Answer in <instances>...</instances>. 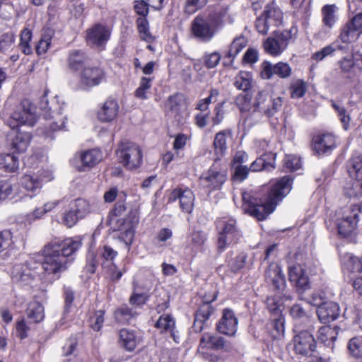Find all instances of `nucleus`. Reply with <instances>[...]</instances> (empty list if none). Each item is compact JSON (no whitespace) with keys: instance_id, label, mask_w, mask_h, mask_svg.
I'll use <instances>...</instances> for the list:
<instances>
[{"instance_id":"1","label":"nucleus","mask_w":362,"mask_h":362,"mask_svg":"<svg viewBox=\"0 0 362 362\" xmlns=\"http://www.w3.org/2000/svg\"><path fill=\"white\" fill-rule=\"evenodd\" d=\"M292 181L288 176L281 178L273 186L264 201L252 197L247 192H244L243 194V209L257 220H264L274 211L279 202L290 192Z\"/></svg>"},{"instance_id":"2","label":"nucleus","mask_w":362,"mask_h":362,"mask_svg":"<svg viewBox=\"0 0 362 362\" xmlns=\"http://www.w3.org/2000/svg\"><path fill=\"white\" fill-rule=\"evenodd\" d=\"M80 240L66 239L62 242H52L46 245L42 250V267L47 275L59 278L71 262V256L81 247Z\"/></svg>"},{"instance_id":"3","label":"nucleus","mask_w":362,"mask_h":362,"mask_svg":"<svg viewBox=\"0 0 362 362\" xmlns=\"http://www.w3.org/2000/svg\"><path fill=\"white\" fill-rule=\"evenodd\" d=\"M8 125L13 129H17L11 140V148L17 153L25 152L30 145L32 136L30 132L22 129L23 127H33L36 122L35 115L27 110L14 111L9 118Z\"/></svg>"},{"instance_id":"4","label":"nucleus","mask_w":362,"mask_h":362,"mask_svg":"<svg viewBox=\"0 0 362 362\" xmlns=\"http://www.w3.org/2000/svg\"><path fill=\"white\" fill-rule=\"evenodd\" d=\"M127 208L124 204L117 202L115 204L111 212V220L115 221V230L119 232V239L124 242L127 249L129 250L134 238V228L139 223L137 212L134 210H129L124 218H118L122 216L126 211Z\"/></svg>"},{"instance_id":"5","label":"nucleus","mask_w":362,"mask_h":362,"mask_svg":"<svg viewBox=\"0 0 362 362\" xmlns=\"http://www.w3.org/2000/svg\"><path fill=\"white\" fill-rule=\"evenodd\" d=\"M226 13V11L221 10L210 13L206 18L201 16L196 17L191 27L193 35L202 42L210 41L222 25Z\"/></svg>"},{"instance_id":"6","label":"nucleus","mask_w":362,"mask_h":362,"mask_svg":"<svg viewBox=\"0 0 362 362\" xmlns=\"http://www.w3.org/2000/svg\"><path fill=\"white\" fill-rule=\"evenodd\" d=\"M218 230L217 247L219 251H223L228 245L236 243L241 234L236 221L234 218L223 217L217 220Z\"/></svg>"},{"instance_id":"7","label":"nucleus","mask_w":362,"mask_h":362,"mask_svg":"<svg viewBox=\"0 0 362 362\" xmlns=\"http://www.w3.org/2000/svg\"><path fill=\"white\" fill-rule=\"evenodd\" d=\"M117 154L121 163L129 170L136 169L141 165L142 151L136 144L130 141L122 142Z\"/></svg>"},{"instance_id":"8","label":"nucleus","mask_w":362,"mask_h":362,"mask_svg":"<svg viewBox=\"0 0 362 362\" xmlns=\"http://www.w3.org/2000/svg\"><path fill=\"white\" fill-rule=\"evenodd\" d=\"M283 13L274 4L267 5L262 14L257 18L255 27L258 33L266 35L269 30L281 24Z\"/></svg>"},{"instance_id":"9","label":"nucleus","mask_w":362,"mask_h":362,"mask_svg":"<svg viewBox=\"0 0 362 362\" xmlns=\"http://www.w3.org/2000/svg\"><path fill=\"white\" fill-rule=\"evenodd\" d=\"M291 38V34L288 30L274 32L263 43V47L267 53L276 57L281 54L287 47Z\"/></svg>"},{"instance_id":"10","label":"nucleus","mask_w":362,"mask_h":362,"mask_svg":"<svg viewBox=\"0 0 362 362\" xmlns=\"http://www.w3.org/2000/svg\"><path fill=\"white\" fill-rule=\"evenodd\" d=\"M105 78L102 68L98 66H86L79 75V84L83 89H89L99 85Z\"/></svg>"},{"instance_id":"11","label":"nucleus","mask_w":362,"mask_h":362,"mask_svg":"<svg viewBox=\"0 0 362 362\" xmlns=\"http://www.w3.org/2000/svg\"><path fill=\"white\" fill-rule=\"evenodd\" d=\"M111 31L105 25L95 24L86 31L87 43L93 47L103 49L110 37Z\"/></svg>"},{"instance_id":"12","label":"nucleus","mask_w":362,"mask_h":362,"mask_svg":"<svg viewBox=\"0 0 362 362\" xmlns=\"http://www.w3.org/2000/svg\"><path fill=\"white\" fill-rule=\"evenodd\" d=\"M294 351L297 354L311 356L316 348L313 336L307 330L300 331L293 338Z\"/></svg>"},{"instance_id":"13","label":"nucleus","mask_w":362,"mask_h":362,"mask_svg":"<svg viewBox=\"0 0 362 362\" xmlns=\"http://www.w3.org/2000/svg\"><path fill=\"white\" fill-rule=\"evenodd\" d=\"M226 175L225 169L219 168L214 164L200 177V185L211 189H219L226 180Z\"/></svg>"},{"instance_id":"14","label":"nucleus","mask_w":362,"mask_h":362,"mask_svg":"<svg viewBox=\"0 0 362 362\" xmlns=\"http://www.w3.org/2000/svg\"><path fill=\"white\" fill-rule=\"evenodd\" d=\"M238 319L234 312L229 308H226L222 312V316L216 324V329L218 332L234 337L238 327Z\"/></svg>"},{"instance_id":"15","label":"nucleus","mask_w":362,"mask_h":362,"mask_svg":"<svg viewBox=\"0 0 362 362\" xmlns=\"http://www.w3.org/2000/svg\"><path fill=\"white\" fill-rule=\"evenodd\" d=\"M261 69V77L266 80L270 79L274 75L286 78L291 74V66L288 64L284 62L272 64L271 62L265 61L262 64Z\"/></svg>"},{"instance_id":"16","label":"nucleus","mask_w":362,"mask_h":362,"mask_svg":"<svg viewBox=\"0 0 362 362\" xmlns=\"http://www.w3.org/2000/svg\"><path fill=\"white\" fill-rule=\"evenodd\" d=\"M179 199L180 207L182 211L190 214L192 211L194 203V194L188 188H176L173 189L169 197V200L175 202Z\"/></svg>"},{"instance_id":"17","label":"nucleus","mask_w":362,"mask_h":362,"mask_svg":"<svg viewBox=\"0 0 362 362\" xmlns=\"http://www.w3.org/2000/svg\"><path fill=\"white\" fill-rule=\"evenodd\" d=\"M265 303L269 312L274 316V321L278 332H282L284 321L281 318V313L284 306L281 302V297L278 295L268 296Z\"/></svg>"},{"instance_id":"18","label":"nucleus","mask_w":362,"mask_h":362,"mask_svg":"<svg viewBox=\"0 0 362 362\" xmlns=\"http://www.w3.org/2000/svg\"><path fill=\"white\" fill-rule=\"evenodd\" d=\"M81 165L78 168L79 171H86L98 165L103 158L101 152L95 148L82 151L79 153Z\"/></svg>"},{"instance_id":"19","label":"nucleus","mask_w":362,"mask_h":362,"mask_svg":"<svg viewBox=\"0 0 362 362\" xmlns=\"http://www.w3.org/2000/svg\"><path fill=\"white\" fill-rule=\"evenodd\" d=\"M339 312L338 304L332 301L325 302L317 310L318 318L323 323L335 320L339 317Z\"/></svg>"},{"instance_id":"20","label":"nucleus","mask_w":362,"mask_h":362,"mask_svg":"<svg viewBox=\"0 0 362 362\" xmlns=\"http://www.w3.org/2000/svg\"><path fill=\"white\" fill-rule=\"evenodd\" d=\"M313 148L318 154L331 151L336 146L335 137L332 134H323L313 138Z\"/></svg>"},{"instance_id":"21","label":"nucleus","mask_w":362,"mask_h":362,"mask_svg":"<svg viewBox=\"0 0 362 362\" xmlns=\"http://www.w3.org/2000/svg\"><path fill=\"white\" fill-rule=\"evenodd\" d=\"M265 279L267 281L272 282L276 289L284 291L285 288V277L278 264L273 263L268 267L265 272Z\"/></svg>"},{"instance_id":"22","label":"nucleus","mask_w":362,"mask_h":362,"mask_svg":"<svg viewBox=\"0 0 362 362\" xmlns=\"http://www.w3.org/2000/svg\"><path fill=\"white\" fill-rule=\"evenodd\" d=\"M214 312V308L209 303H204L196 312L193 324V329L196 332H201L204 327L205 322L209 320Z\"/></svg>"},{"instance_id":"23","label":"nucleus","mask_w":362,"mask_h":362,"mask_svg":"<svg viewBox=\"0 0 362 362\" xmlns=\"http://www.w3.org/2000/svg\"><path fill=\"white\" fill-rule=\"evenodd\" d=\"M156 327L161 332H169L175 343H179V337L175 330V322L170 315H161L156 323Z\"/></svg>"},{"instance_id":"24","label":"nucleus","mask_w":362,"mask_h":362,"mask_svg":"<svg viewBox=\"0 0 362 362\" xmlns=\"http://www.w3.org/2000/svg\"><path fill=\"white\" fill-rule=\"evenodd\" d=\"M289 279L300 289L306 290L309 288V278L300 265L289 268Z\"/></svg>"},{"instance_id":"25","label":"nucleus","mask_w":362,"mask_h":362,"mask_svg":"<svg viewBox=\"0 0 362 362\" xmlns=\"http://www.w3.org/2000/svg\"><path fill=\"white\" fill-rule=\"evenodd\" d=\"M88 57L81 50H72L69 52L67 58L69 69L72 71H77L86 66Z\"/></svg>"},{"instance_id":"26","label":"nucleus","mask_w":362,"mask_h":362,"mask_svg":"<svg viewBox=\"0 0 362 362\" xmlns=\"http://www.w3.org/2000/svg\"><path fill=\"white\" fill-rule=\"evenodd\" d=\"M231 134L230 130L226 129L218 132L214 137L213 145L214 147L215 155L216 156L215 161L220 160L224 156L227 150L226 139Z\"/></svg>"},{"instance_id":"27","label":"nucleus","mask_w":362,"mask_h":362,"mask_svg":"<svg viewBox=\"0 0 362 362\" xmlns=\"http://www.w3.org/2000/svg\"><path fill=\"white\" fill-rule=\"evenodd\" d=\"M348 213L342 214V217L337 221L338 231L342 236L349 235L356 228L358 222H356V214L354 216H348Z\"/></svg>"},{"instance_id":"28","label":"nucleus","mask_w":362,"mask_h":362,"mask_svg":"<svg viewBox=\"0 0 362 362\" xmlns=\"http://www.w3.org/2000/svg\"><path fill=\"white\" fill-rule=\"evenodd\" d=\"M224 346L225 340L223 337L204 333L200 339L199 351L204 348L219 350L223 349Z\"/></svg>"},{"instance_id":"29","label":"nucleus","mask_w":362,"mask_h":362,"mask_svg":"<svg viewBox=\"0 0 362 362\" xmlns=\"http://www.w3.org/2000/svg\"><path fill=\"white\" fill-rule=\"evenodd\" d=\"M118 104L115 100H107L98 112V117L103 122L113 120L117 115Z\"/></svg>"},{"instance_id":"30","label":"nucleus","mask_w":362,"mask_h":362,"mask_svg":"<svg viewBox=\"0 0 362 362\" xmlns=\"http://www.w3.org/2000/svg\"><path fill=\"white\" fill-rule=\"evenodd\" d=\"M50 180L51 177L46 180L43 177L40 179L37 175H25L21 179V185L27 191L34 192L41 188L42 182Z\"/></svg>"},{"instance_id":"31","label":"nucleus","mask_w":362,"mask_h":362,"mask_svg":"<svg viewBox=\"0 0 362 362\" xmlns=\"http://www.w3.org/2000/svg\"><path fill=\"white\" fill-rule=\"evenodd\" d=\"M71 207L80 219L85 218L88 214L95 211V206L93 204L83 199H76L72 202Z\"/></svg>"},{"instance_id":"32","label":"nucleus","mask_w":362,"mask_h":362,"mask_svg":"<svg viewBox=\"0 0 362 362\" xmlns=\"http://www.w3.org/2000/svg\"><path fill=\"white\" fill-rule=\"evenodd\" d=\"M349 175L358 180H362V154L353 156L347 163Z\"/></svg>"},{"instance_id":"33","label":"nucleus","mask_w":362,"mask_h":362,"mask_svg":"<svg viewBox=\"0 0 362 362\" xmlns=\"http://www.w3.org/2000/svg\"><path fill=\"white\" fill-rule=\"evenodd\" d=\"M11 276L14 281L27 282L33 278L30 269L23 264H15L11 272Z\"/></svg>"},{"instance_id":"34","label":"nucleus","mask_w":362,"mask_h":362,"mask_svg":"<svg viewBox=\"0 0 362 362\" xmlns=\"http://www.w3.org/2000/svg\"><path fill=\"white\" fill-rule=\"evenodd\" d=\"M339 329L337 327L322 326L318 330L317 339L329 346L336 340Z\"/></svg>"},{"instance_id":"35","label":"nucleus","mask_w":362,"mask_h":362,"mask_svg":"<svg viewBox=\"0 0 362 362\" xmlns=\"http://www.w3.org/2000/svg\"><path fill=\"white\" fill-rule=\"evenodd\" d=\"M253 78L249 72L240 71L235 77L234 86L238 90L247 93L252 87Z\"/></svg>"},{"instance_id":"36","label":"nucleus","mask_w":362,"mask_h":362,"mask_svg":"<svg viewBox=\"0 0 362 362\" xmlns=\"http://www.w3.org/2000/svg\"><path fill=\"white\" fill-rule=\"evenodd\" d=\"M344 195L354 202H360L362 197V180H356L347 183L344 187Z\"/></svg>"},{"instance_id":"37","label":"nucleus","mask_w":362,"mask_h":362,"mask_svg":"<svg viewBox=\"0 0 362 362\" xmlns=\"http://www.w3.org/2000/svg\"><path fill=\"white\" fill-rule=\"evenodd\" d=\"M26 314L30 320L35 323H39L45 317L44 307L38 302H32L26 310Z\"/></svg>"},{"instance_id":"38","label":"nucleus","mask_w":362,"mask_h":362,"mask_svg":"<svg viewBox=\"0 0 362 362\" xmlns=\"http://www.w3.org/2000/svg\"><path fill=\"white\" fill-rule=\"evenodd\" d=\"M0 168L8 173H13L18 168V158L11 153L0 155Z\"/></svg>"},{"instance_id":"39","label":"nucleus","mask_w":362,"mask_h":362,"mask_svg":"<svg viewBox=\"0 0 362 362\" xmlns=\"http://www.w3.org/2000/svg\"><path fill=\"white\" fill-rule=\"evenodd\" d=\"M121 345L127 351H133L136 346L137 339L134 332L123 329L119 332Z\"/></svg>"},{"instance_id":"40","label":"nucleus","mask_w":362,"mask_h":362,"mask_svg":"<svg viewBox=\"0 0 362 362\" xmlns=\"http://www.w3.org/2000/svg\"><path fill=\"white\" fill-rule=\"evenodd\" d=\"M330 103L331 106L336 111L344 129L348 130L350 127L351 116L347 112L346 109L341 104L337 103L334 100H331Z\"/></svg>"},{"instance_id":"41","label":"nucleus","mask_w":362,"mask_h":362,"mask_svg":"<svg viewBox=\"0 0 362 362\" xmlns=\"http://www.w3.org/2000/svg\"><path fill=\"white\" fill-rule=\"evenodd\" d=\"M359 33L353 25L347 23L341 29L339 37L344 43H351L356 41Z\"/></svg>"},{"instance_id":"42","label":"nucleus","mask_w":362,"mask_h":362,"mask_svg":"<svg viewBox=\"0 0 362 362\" xmlns=\"http://www.w3.org/2000/svg\"><path fill=\"white\" fill-rule=\"evenodd\" d=\"M337 7L335 5H325L322 8V22L325 25L332 28L336 22Z\"/></svg>"},{"instance_id":"43","label":"nucleus","mask_w":362,"mask_h":362,"mask_svg":"<svg viewBox=\"0 0 362 362\" xmlns=\"http://www.w3.org/2000/svg\"><path fill=\"white\" fill-rule=\"evenodd\" d=\"M272 98L271 94L267 90H259L255 98L254 107L261 112H263L264 109L267 108V103H269V100Z\"/></svg>"},{"instance_id":"44","label":"nucleus","mask_w":362,"mask_h":362,"mask_svg":"<svg viewBox=\"0 0 362 362\" xmlns=\"http://www.w3.org/2000/svg\"><path fill=\"white\" fill-rule=\"evenodd\" d=\"M247 45V40L244 37H238L232 42L226 57L233 58Z\"/></svg>"},{"instance_id":"45","label":"nucleus","mask_w":362,"mask_h":362,"mask_svg":"<svg viewBox=\"0 0 362 362\" xmlns=\"http://www.w3.org/2000/svg\"><path fill=\"white\" fill-rule=\"evenodd\" d=\"M348 349L354 357L362 358V336L351 339L349 341Z\"/></svg>"},{"instance_id":"46","label":"nucleus","mask_w":362,"mask_h":362,"mask_svg":"<svg viewBox=\"0 0 362 362\" xmlns=\"http://www.w3.org/2000/svg\"><path fill=\"white\" fill-rule=\"evenodd\" d=\"M138 31L141 38L146 42H151L153 37L149 32L148 22L146 17H139L136 21Z\"/></svg>"},{"instance_id":"47","label":"nucleus","mask_w":362,"mask_h":362,"mask_svg":"<svg viewBox=\"0 0 362 362\" xmlns=\"http://www.w3.org/2000/svg\"><path fill=\"white\" fill-rule=\"evenodd\" d=\"M266 157L274 158L273 154H265L258 158H257L250 165V170L256 172L262 170H268L269 168H274V166L271 163L266 162Z\"/></svg>"},{"instance_id":"48","label":"nucleus","mask_w":362,"mask_h":362,"mask_svg":"<svg viewBox=\"0 0 362 362\" xmlns=\"http://www.w3.org/2000/svg\"><path fill=\"white\" fill-rule=\"evenodd\" d=\"M269 101V103H267V108L264 109L262 113L267 117H272L281 109L283 100L281 97L274 98L272 96Z\"/></svg>"},{"instance_id":"49","label":"nucleus","mask_w":362,"mask_h":362,"mask_svg":"<svg viewBox=\"0 0 362 362\" xmlns=\"http://www.w3.org/2000/svg\"><path fill=\"white\" fill-rule=\"evenodd\" d=\"M32 33L29 29H24L21 32L19 47L22 52L28 55L32 53V48L30 45Z\"/></svg>"},{"instance_id":"50","label":"nucleus","mask_w":362,"mask_h":362,"mask_svg":"<svg viewBox=\"0 0 362 362\" xmlns=\"http://www.w3.org/2000/svg\"><path fill=\"white\" fill-rule=\"evenodd\" d=\"M307 90L305 82L298 79L291 85V96L293 98H302Z\"/></svg>"},{"instance_id":"51","label":"nucleus","mask_w":362,"mask_h":362,"mask_svg":"<svg viewBox=\"0 0 362 362\" xmlns=\"http://www.w3.org/2000/svg\"><path fill=\"white\" fill-rule=\"evenodd\" d=\"M252 95L248 93L240 94L235 99V103L241 112H247L251 108Z\"/></svg>"},{"instance_id":"52","label":"nucleus","mask_w":362,"mask_h":362,"mask_svg":"<svg viewBox=\"0 0 362 362\" xmlns=\"http://www.w3.org/2000/svg\"><path fill=\"white\" fill-rule=\"evenodd\" d=\"M13 245L12 233L8 230L0 232V253L8 251L13 247Z\"/></svg>"},{"instance_id":"53","label":"nucleus","mask_w":362,"mask_h":362,"mask_svg":"<svg viewBox=\"0 0 362 362\" xmlns=\"http://www.w3.org/2000/svg\"><path fill=\"white\" fill-rule=\"evenodd\" d=\"M135 315L136 313L126 306H122L115 312V319L119 322H127Z\"/></svg>"},{"instance_id":"54","label":"nucleus","mask_w":362,"mask_h":362,"mask_svg":"<svg viewBox=\"0 0 362 362\" xmlns=\"http://www.w3.org/2000/svg\"><path fill=\"white\" fill-rule=\"evenodd\" d=\"M345 266L350 273H362V263L359 257L350 256L347 259Z\"/></svg>"},{"instance_id":"55","label":"nucleus","mask_w":362,"mask_h":362,"mask_svg":"<svg viewBox=\"0 0 362 362\" xmlns=\"http://www.w3.org/2000/svg\"><path fill=\"white\" fill-rule=\"evenodd\" d=\"M79 219L80 218L71 207L62 215V223L68 228L75 226Z\"/></svg>"},{"instance_id":"56","label":"nucleus","mask_w":362,"mask_h":362,"mask_svg":"<svg viewBox=\"0 0 362 362\" xmlns=\"http://www.w3.org/2000/svg\"><path fill=\"white\" fill-rule=\"evenodd\" d=\"M151 79L146 77H142L139 87L135 91V95L139 98L146 99V92L151 88Z\"/></svg>"},{"instance_id":"57","label":"nucleus","mask_w":362,"mask_h":362,"mask_svg":"<svg viewBox=\"0 0 362 362\" xmlns=\"http://www.w3.org/2000/svg\"><path fill=\"white\" fill-rule=\"evenodd\" d=\"M104 315L105 312L100 310L96 311L94 315L90 318V327L95 331H99L102 327L104 322Z\"/></svg>"},{"instance_id":"58","label":"nucleus","mask_w":362,"mask_h":362,"mask_svg":"<svg viewBox=\"0 0 362 362\" xmlns=\"http://www.w3.org/2000/svg\"><path fill=\"white\" fill-rule=\"evenodd\" d=\"M15 40L13 33H6L0 36V51L4 52L10 49Z\"/></svg>"},{"instance_id":"59","label":"nucleus","mask_w":362,"mask_h":362,"mask_svg":"<svg viewBox=\"0 0 362 362\" xmlns=\"http://www.w3.org/2000/svg\"><path fill=\"white\" fill-rule=\"evenodd\" d=\"M207 0H187L185 4V12L189 14L194 13L198 9L204 6Z\"/></svg>"},{"instance_id":"60","label":"nucleus","mask_w":362,"mask_h":362,"mask_svg":"<svg viewBox=\"0 0 362 362\" xmlns=\"http://www.w3.org/2000/svg\"><path fill=\"white\" fill-rule=\"evenodd\" d=\"M13 189V186L8 181H0V201L7 199L12 194Z\"/></svg>"},{"instance_id":"61","label":"nucleus","mask_w":362,"mask_h":362,"mask_svg":"<svg viewBox=\"0 0 362 362\" xmlns=\"http://www.w3.org/2000/svg\"><path fill=\"white\" fill-rule=\"evenodd\" d=\"M233 168L235 169L233 178L240 182L247 177L249 170H250L247 165H234Z\"/></svg>"},{"instance_id":"62","label":"nucleus","mask_w":362,"mask_h":362,"mask_svg":"<svg viewBox=\"0 0 362 362\" xmlns=\"http://www.w3.org/2000/svg\"><path fill=\"white\" fill-rule=\"evenodd\" d=\"M182 105V97L179 95L170 96L168 99V106L170 110L175 113H178Z\"/></svg>"},{"instance_id":"63","label":"nucleus","mask_w":362,"mask_h":362,"mask_svg":"<svg viewBox=\"0 0 362 362\" xmlns=\"http://www.w3.org/2000/svg\"><path fill=\"white\" fill-rule=\"evenodd\" d=\"M223 104V103H220L214 108V116L211 118L214 125L219 124L224 118Z\"/></svg>"},{"instance_id":"64","label":"nucleus","mask_w":362,"mask_h":362,"mask_svg":"<svg viewBox=\"0 0 362 362\" xmlns=\"http://www.w3.org/2000/svg\"><path fill=\"white\" fill-rule=\"evenodd\" d=\"M221 59L219 53L215 52L205 56V64L208 69H212L217 66Z\"/></svg>"}]
</instances>
